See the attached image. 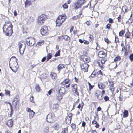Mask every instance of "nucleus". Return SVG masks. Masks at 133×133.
<instances>
[{"mask_svg": "<svg viewBox=\"0 0 133 133\" xmlns=\"http://www.w3.org/2000/svg\"><path fill=\"white\" fill-rule=\"evenodd\" d=\"M29 117L30 119H32L34 116L35 113L33 111L30 113H29Z\"/></svg>", "mask_w": 133, "mask_h": 133, "instance_id": "28", "label": "nucleus"}, {"mask_svg": "<svg viewBox=\"0 0 133 133\" xmlns=\"http://www.w3.org/2000/svg\"><path fill=\"white\" fill-rule=\"evenodd\" d=\"M109 98L107 96H105L104 97V99L105 101H107L109 99Z\"/></svg>", "mask_w": 133, "mask_h": 133, "instance_id": "60", "label": "nucleus"}, {"mask_svg": "<svg viewBox=\"0 0 133 133\" xmlns=\"http://www.w3.org/2000/svg\"><path fill=\"white\" fill-rule=\"evenodd\" d=\"M91 23V22L90 21H87L86 22V24L87 25L89 26L90 25Z\"/></svg>", "mask_w": 133, "mask_h": 133, "instance_id": "56", "label": "nucleus"}, {"mask_svg": "<svg viewBox=\"0 0 133 133\" xmlns=\"http://www.w3.org/2000/svg\"><path fill=\"white\" fill-rule=\"evenodd\" d=\"M130 33L129 32H128L126 33L125 35V37L127 38H129L130 35Z\"/></svg>", "mask_w": 133, "mask_h": 133, "instance_id": "33", "label": "nucleus"}, {"mask_svg": "<svg viewBox=\"0 0 133 133\" xmlns=\"http://www.w3.org/2000/svg\"><path fill=\"white\" fill-rule=\"evenodd\" d=\"M62 7L64 9H67L68 8V6L66 3H65L62 6Z\"/></svg>", "mask_w": 133, "mask_h": 133, "instance_id": "47", "label": "nucleus"}, {"mask_svg": "<svg viewBox=\"0 0 133 133\" xmlns=\"http://www.w3.org/2000/svg\"><path fill=\"white\" fill-rule=\"evenodd\" d=\"M71 126L72 128L75 129L76 128V125L74 124H71Z\"/></svg>", "mask_w": 133, "mask_h": 133, "instance_id": "57", "label": "nucleus"}, {"mask_svg": "<svg viewBox=\"0 0 133 133\" xmlns=\"http://www.w3.org/2000/svg\"><path fill=\"white\" fill-rule=\"evenodd\" d=\"M99 118L98 117V114H95V116L94 117V119H95L98 120L99 119Z\"/></svg>", "mask_w": 133, "mask_h": 133, "instance_id": "38", "label": "nucleus"}, {"mask_svg": "<svg viewBox=\"0 0 133 133\" xmlns=\"http://www.w3.org/2000/svg\"><path fill=\"white\" fill-rule=\"evenodd\" d=\"M7 125L9 127H11L13 125V121L12 119L8 120L6 123Z\"/></svg>", "mask_w": 133, "mask_h": 133, "instance_id": "15", "label": "nucleus"}, {"mask_svg": "<svg viewBox=\"0 0 133 133\" xmlns=\"http://www.w3.org/2000/svg\"><path fill=\"white\" fill-rule=\"evenodd\" d=\"M120 59V57L119 56H117L115 58L114 61L115 62H116V61H119Z\"/></svg>", "mask_w": 133, "mask_h": 133, "instance_id": "29", "label": "nucleus"}, {"mask_svg": "<svg viewBox=\"0 0 133 133\" xmlns=\"http://www.w3.org/2000/svg\"><path fill=\"white\" fill-rule=\"evenodd\" d=\"M13 26L11 22L7 21L5 22L3 27V31L7 36H11L13 33Z\"/></svg>", "mask_w": 133, "mask_h": 133, "instance_id": "1", "label": "nucleus"}, {"mask_svg": "<svg viewBox=\"0 0 133 133\" xmlns=\"http://www.w3.org/2000/svg\"><path fill=\"white\" fill-rule=\"evenodd\" d=\"M88 84L89 86V89L90 90H91V89H92L93 87L91 85V84L90 83H89Z\"/></svg>", "mask_w": 133, "mask_h": 133, "instance_id": "55", "label": "nucleus"}, {"mask_svg": "<svg viewBox=\"0 0 133 133\" xmlns=\"http://www.w3.org/2000/svg\"><path fill=\"white\" fill-rule=\"evenodd\" d=\"M49 30L46 26H44L42 27L40 30L41 34L42 35H47L48 34Z\"/></svg>", "mask_w": 133, "mask_h": 133, "instance_id": "9", "label": "nucleus"}, {"mask_svg": "<svg viewBox=\"0 0 133 133\" xmlns=\"http://www.w3.org/2000/svg\"><path fill=\"white\" fill-rule=\"evenodd\" d=\"M129 58L131 61H133V54H131L129 56Z\"/></svg>", "mask_w": 133, "mask_h": 133, "instance_id": "46", "label": "nucleus"}, {"mask_svg": "<svg viewBox=\"0 0 133 133\" xmlns=\"http://www.w3.org/2000/svg\"><path fill=\"white\" fill-rule=\"evenodd\" d=\"M71 87L74 93L77 95H79V94L77 90V85L76 84H73L71 85Z\"/></svg>", "mask_w": 133, "mask_h": 133, "instance_id": "11", "label": "nucleus"}, {"mask_svg": "<svg viewBox=\"0 0 133 133\" xmlns=\"http://www.w3.org/2000/svg\"><path fill=\"white\" fill-rule=\"evenodd\" d=\"M34 98H33V96L31 97L30 99V100L31 101V102H33V103H34L35 101L34 99Z\"/></svg>", "mask_w": 133, "mask_h": 133, "instance_id": "50", "label": "nucleus"}, {"mask_svg": "<svg viewBox=\"0 0 133 133\" xmlns=\"http://www.w3.org/2000/svg\"><path fill=\"white\" fill-rule=\"evenodd\" d=\"M47 19L46 16L44 14H42L39 16L38 17L37 21V23L39 25L43 24L45 20Z\"/></svg>", "mask_w": 133, "mask_h": 133, "instance_id": "3", "label": "nucleus"}, {"mask_svg": "<svg viewBox=\"0 0 133 133\" xmlns=\"http://www.w3.org/2000/svg\"><path fill=\"white\" fill-rule=\"evenodd\" d=\"M84 57L83 60L86 63H88L90 61V59L89 57L87 56H84Z\"/></svg>", "mask_w": 133, "mask_h": 133, "instance_id": "17", "label": "nucleus"}, {"mask_svg": "<svg viewBox=\"0 0 133 133\" xmlns=\"http://www.w3.org/2000/svg\"><path fill=\"white\" fill-rule=\"evenodd\" d=\"M84 105V104L83 102H82L81 104H79V105H78L77 107L79 109H80V110L81 111L82 109V107Z\"/></svg>", "mask_w": 133, "mask_h": 133, "instance_id": "30", "label": "nucleus"}, {"mask_svg": "<svg viewBox=\"0 0 133 133\" xmlns=\"http://www.w3.org/2000/svg\"><path fill=\"white\" fill-rule=\"evenodd\" d=\"M127 8L125 6H123L122 8V11L124 12H126L127 11Z\"/></svg>", "mask_w": 133, "mask_h": 133, "instance_id": "34", "label": "nucleus"}, {"mask_svg": "<svg viewBox=\"0 0 133 133\" xmlns=\"http://www.w3.org/2000/svg\"><path fill=\"white\" fill-rule=\"evenodd\" d=\"M83 43L85 44H88L89 43V42L88 41L84 40H83Z\"/></svg>", "mask_w": 133, "mask_h": 133, "instance_id": "51", "label": "nucleus"}, {"mask_svg": "<svg viewBox=\"0 0 133 133\" xmlns=\"http://www.w3.org/2000/svg\"><path fill=\"white\" fill-rule=\"evenodd\" d=\"M56 98L58 100L60 101L62 99V96L60 94V93H59L57 95Z\"/></svg>", "mask_w": 133, "mask_h": 133, "instance_id": "25", "label": "nucleus"}, {"mask_svg": "<svg viewBox=\"0 0 133 133\" xmlns=\"http://www.w3.org/2000/svg\"><path fill=\"white\" fill-rule=\"evenodd\" d=\"M109 22L110 23H112L113 22V20L111 18H109Z\"/></svg>", "mask_w": 133, "mask_h": 133, "instance_id": "64", "label": "nucleus"}, {"mask_svg": "<svg viewBox=\"0 0 133 133\" xmlns=\"http://www.w3.org/2000/svg\"><path fill=\"white\" fill-rule=\"evenodd\" d=\"M58 89L59 91V93L63 94L65 92V88L62 87H58Z\"/></svg>", "mask_w": 133, "mask_h": 133, "instance_id": "14", "label": "nucleus"}, {"mask_svg": "<svg viewBox=\"0 0 133 133\" xmlns=\"http://www.w3.org/2000/svg\"><path fill=\"white\" fill-rule=\"evenodd\" d=\"M96 120L95 119H94L93 121H92V124H96L97 123V122L96 121Z\"/></svg>", "mask_w": 133, "mask_h": 133, "instance_id": "52", "label": "nucleus"}, {"mask_svg": "<svg viewBox=\"0 0 133 133\" xmlns=\"http://www.w3.org/2000/svg\"><path fill=\"white\" fill-rule=\"evenodd\" d=\"M35 89L37 92H39L40 91V88L39 84H36Z\"/></svg>", "mask_w": 133, "mask_h": 133, "instance_id": "24", "label": "nucleus"}, {"mask_svg": "<svg viewBox=\"0 0 133 133\" xmlns=\"http://www.w3.org/2000/svg\"><path fill=\"white\" fill-rule=\"evenodd\" d=\"M68 130H67L65 129L63 130L62 132V133H67Z\"/></svg>", "mask_w": 133, "mask_h": 133, "instance_id": "63", "label": "nucleus"}, {"mask_svg": "<svg viewBox=\"0 0 133 133\" xmlns=\"http://www.w3.org/2000/svg\"><path fill=\"white\" fill-rule=\"evenodd\" d=\"M71 120L68 118H67L66 119V123L67 124H69L71 123Z\"/></svg>", "mask_w": 133, "mask_h": 133, "instance_id": "35", "label": "nucleus"}, {"mask_svg": "<svg viewBox=\"0 0 133 133\" xmlns=\"http://www.w3.org/2000/svg\"><path fill=\"white\" fill-rule=\"evenodd\" d=\"M72 115V114L71 113H70L68 114L67 118L69 119H71V120Z\"/></svg>", "mask_w": 133, "mask_h": 133, "instance_id": "42", "label": "nucleus"}, {"mask_svg": "<svg viewBox=\"0 0 133 133\" xmlns=\"http://www.w3.org/2000/svg\"><path fill=\"white\" fill-rule=\"evenodd\" d=\"M101 94V91H99V90H97L96 91L95 94V97H97V96H98L100 94Z\"/></svg>", "mask_w": 133, "mask_h": 133, "instance_id": "26", "label": "nucleus"}, {"mask_svg": "<svg viewBox=\"0 0 133 133\" xmlns=\"http://www.w3.org/2000/svg\"><path fill=\"white\" fill-rule=\"evenodd\" d=\"M123 113L124 117H127L128 116V112L127 110H124Z\"/></svg>", "mask_w": 133, "mask_h": 133, "instance_id": "31", "label": "nucleus"}, {"mask_svg": "<svg viewBox=\"0 0 133 133\" xmlns=\"http://www.w3.org/2000/svg\"><path fill=\"white\" fill-rule=\"evenodd\" d=\"M52 57V55L51 54L49 53L47 55V59L48 60H49Z\"/></svg>", "mask_w": 133, "mask_h": 133, "instance_id": "37", "label": "nucleus"}, {"mask_svg": "<svg viewBox=\"0 0 133 133\" xmlns=\"http://www.w3.org/2000/svg\"><path fill=\"white\" fill-rule=\"evenodd\" d=\"M26 110L29 113H30V112H31L33 111L32 110H31V109L29 108H27L26 109Z\"/></svg>", "mask_w": 133, "mask_h": 133, "instance_id": "44", "label": "nucleus"}, {"mask_svg": "<svg viewBox=\"0 0 133 133\" xmlns=\"http://www.w3.org/2000/svg\"><path fill=\"white\" fill-rule=\"evenodd\" d=\"M86 2V0H77L75 4V8L77 9L81 7Z\"/></svg>", "mask_w": 133, "mask_h": 133, "instance_id": "6", "label": "nucleus"}, {"mask_svg": "<svg viewBox=\"0 0 133 133\" xmlns=\"http://www.w3.org/2000/svg\"><path fill=\"white\" fill-rule=\"evenodd\" d=\"M25 7L30 5L31 4V2L29 0H26L25 3Z\"/></svg>", "mask_w": 133, "mask_h": 133, "instance_id": "22", "label": "nucleus"}, {"mask_svg": "<svg viewBox=\"0 0 133 133\" xmlns=\"http://www.w3.org/2000/svg\"><path fill=\"white\" fill-rule=\"evenodd\" d=\"M97 75L96 73H95V71H94L91 74V77H93L96 76Z\"/></svg>", "mask_w": 133, "mask_h": 133, "instance_id": "36", "label": "nucleus"}, {"mask_svg": "<svg viewBox=\"0 0 133 133\" xmlns=\"http://www.w3.org/2000/svg\"><path fill=\"white\" fill-rule=\"evenodd\" d=\"M69 80L68 79H66L61 83V84L62 86L66 87L68 88L69 87L70 83Z\"/></svg>", "mask_w": 133, "mask_h": 133, "instance_id": "10", "label": "nucleus"}, {"mask_svg": "<svg viewBox=\"0 0 133 133\" xmlns=\"http://www.w3.org/2000/svg\"><path fill=\"white\" fill-rule=\"evenodd\" d=\"M61 125L59 123H56L54 125V128L55 129L57 130L61 128Z\"/></svg>", "mask_w": 133, "mask_h": 133, "instance_id": "18", "label": "nucleus"}, {"mask_svg": "<svg viewBox=\"0 0 133 133\" xmlns=\"http://www.w3.org/2000/svg\"><path fill=\"white\" fill-rule=\"evenodd\" d=\"M98 56L100 58H103L105 56V54L103 51H100L98 53Z\"/></svg>", "mask_w": 133, "mask_h": 133, "instance_id": "19", "label": "nucleus"}, {"mask_svg": "<svg viewBox=\"0 0 133 133\" xmlns=\"http://www.w3.org/2000/svg\"><path fill=\"white\" fill-rule=\"evenodd\" d=\"M123 96L121 95V94L120 95V96L119 97V100L120 101H122L123 100V99L122 98Z\"/></svg>", "mask_w": 133, "mask_h": 133, "instance_id": "54", "label": "nucleus"}, {"mask_svg": "<svg viewBox=\"0 0 133 133\" xmlns=\"http://www.w3.org/2000/svg\"><path fill=\"white\" fill-rule=\"evenodd\" d=\"M66 18V16L64 14L59 15L56 21V26L59 27L61 26L65 20Z\"/></svg>", "mask_w": 133, "mask_h": 133, "instance_id": "2", "label": "nucleus"}, {"mask_svg": "<svg viewBox=\"0 0 133 133\" xmlns=\"http://www.w3.org/2000/svg\"><path fill=\"white\" fill-rule=\"evenodd\" d=\"M98 86L99 88L102 89H103L104 88V85L101 82L98 83Z\"/></svg>", "mask_w": 133, "mask_h": 133, "instance_id": "20", "label": "nucleus"}, {"mask_svg": "<svg viewBox=\"0 0 133 133\" xmlns=\"http://www.w3.org/2000/svg\"><path fill=\"white\" fill-rule=\"evenodd\" d=\"M106 61L105 58H102L101 61H100L98 62V65L101 68H102L103 67V64H104Z\"/></svg>", "mask_w": 133, "mask_h": 133, "instance_id": "13", "label": "nucleus"}, {"mask_svg": "<svg viewBox=\"0 0 133 133\" xmlns=\"http://www.w3.org/2000/svg\"><path fill=\"white\" fill-rule=\"evenodd\" d=\"M60 50H59L58 51V52H56V53L55 54V56H59L60 55Z\"/></svg>", "mask_w": 133, "mask_h": 133, "instance_id": "49", "label": "nucleus"}, {"mask_svg": "<svg viewBox=\"0 0 133 133\" xmlns=\"http://www.w3.org/2000/svg\"><path fill=\"white\" fill-rule=\"evenodd\" d=\"M105 39V41L107 43H109V41L108 40V39L107 38H105V39Z\"/></svg>", "mask_w": 133, "mask_h": 133, "instance_id": "58", "label": "nucleus"}, {"mask_svg": "<svg viewBox=\"0 0 133 133\" xmlns=\"http://www.w3.org/2000/svg\"><path fill=\"white\" fill-rule=\"evenodd\" d=\"M25 44L23 41L20 42L18 44L19 48L20 54H22L24 51L25 48Z\"/></svg>", "mask_w": 133, "mask_h": 133, "instance_id": "5", "label": "nucleus"}, {"mask_svg": "<svg viewBox=\"0 0 133 133\" xmlns=\"http://www.w3.org/2000/svg\"><path fill=\"white\" fill-rule=\"evenodd\" d=\"M124 33V31L123 30H121L119 33V35L120 36H121Z\"/></svg>", "mask_w": 133, "mask_h": 133, "instance_id": "40", "label": "nucleus"}, {"mask_svg": "<svg viewBox=\"0 0 133 133\" xmlns=\"http://www.w3.org/2000/svg\"><path fill=\"white\" fill-rule=\"evenodd\" d=\"M63 38L66 40H68L69 36L66 35H64L63 36Z\"/></svg>", "mask_w": 133, "mask_h": 133, "instance_id": "43", "label": "nucleus"}, {"mask_svg": "<svg viewBox=\"0 0 133 133\" xmlns=\"http://www.w3.org/2000/svg\"><path fill=\"white\" fill-rule=\"evenodd\" d=\"M9 63V65H11V66H10V68L11 70L14 72H16V71L17 70L18 68V62L17 60L14 61L11 64Z\"/></svg>", "mask_w": 133, "mask_h": 133, "instance_id": "4", "label": "nucleus"}, {"mask_svg": "<svg viewBox=\"0 0 133 133\" xmlns=\"http://www.w3.org/2000/svg\"><path fill=\"white\" fill-rule=\"evenodd\" d=\"M42 76L44 78H46L48 77V75L47 74H44L42 75Z\"/></svg>", "mask_w": 133, "mask_h": 133, "instance_id": "41", "label": "nucleus"}, {"mask_svg": "<svg viewBox=\"0 0 133 133\" xmlns=\"http://www.w3.org/2000/svg\"><path fill=\"white\" fill-rule=\"evenodd\" d=\"M55 116L54 114L50 113L47 116V121L50 123H53L55 121Z\"/></svg>", "mask_w": 133, "mask_h": 133, "instance_id": "7", "label": "nucleus"}, {"mask_svg": "<svg viewBox=\"0 0 133 133\" xmlns=\"http://www.w3.org/2000/svg\"><path fill=\"white\" fill-rule=\"evenodd\" d=\"M44 43V41H41L39 42L38 43V44L39 45L41 46V45H43Z\"/></svg>", "mask_w": 133, "mask_h": 133, "instance_id": "45", "label": "nucleus"}, {"mask_svg": "<svg viewBox=\"0 0 133 133\" xmlns=\"http://www.w3.org/2000/svg\"><path fill=\"white\" fill-rule=\"evenodd\" d=\"M81 68L82 70H83L84 72L87 71L88 68V65L87 63L81 65Z\"/></svg>", "mask_w": 133, "mask_h": 133, "instance_id": "12", "label": "nucleus"}, {"mask_svg": "<svg viewBox=\"0 0 133 133\" xmlns=\"http://www.w3.org/2000/svg\"><path fill=\"white\" fill-rule=\"evenodd\" d=\"M78 16L77 15L76 16H75L72 17V18L73 19H76L78 18Z\"/></svg>", "mask_w": 133, "mask_h": 133, "instance_id": "62", "label": "nucleus"}, {"mask_svg": "<svg viewBox=\"0 0 133 133\" xmlns=\"http://www.w3.org/2000/svg\"><path fill=\"white\" fill-rule=\"evenodd\" d=\"M85 125H86V123L84 121H83L82 122V126L84 127L85 126Z\"/></svg>", "mask_w": 133, "mask_h": 133, "instance_id": "59", "label": "nucleus"}, {"mask_svg": "<svg viewBox=\"0 0 133 133\" xmlns=\"http://www.w3.org/2000/svg\"><path fill=\"white\" fill-rule=\"evenodd\" d=\"M97 98L99 100H101L103 98V96L102 94L101 93V94H100L98 96H97Z\"/></svg>", "mask_w": 133, "mask_h": 133, "instance_id": "32", "label": "nucleus"}, {"mask_svg": "<svg viewBox=\"0 0 133 133\" xmlns=\"http://www.w3.org/2000/svg\"><path fill=\"white\" fill-rule=\"evenodd\" d=\"M50 76L53 79H55L57 78V75L56 73L51 72L50 74Z\"/></svg>", "mask_w": 133, "mask_h": 133, "instance_id": "21", "label": "nucleus"}, {"mask_svg": "<svg viewBox=\"0 0 133 133\" xmlns=\"http://www.w3.org/2000/svg\"><path fill=\"white\" fill-rule=\"evenodd\" d=\"M49 127H46L44 129V131L45 133H48V132Z\"/></svg>", "mask_w": 133, "mask_h": 133, "instance_id": "39", "label": "nucleus"}, {"mask_svg": "<svg viewBox=\"0 0 133 133\" xmlns=\"http://www.w3.org/2000/svg\"><path fill=\"white\" fill-rule=\"evenodd\" d=\"M5 94H6L9 96H10V92H9V91L8 90H5Z\"/></svg>", "mask_w": 133, "mask_h": 133, "instance_id": "48", "label": "nucleus"}, {"mask_svg": "<svg viewBox=\"0 0 133 133\" xmlns=\"http://www.w3.org/2000/svg\"><path fill=\"white\" fill-rule=\"evenodd\" d=\"M19 100L17 98H14L13 102L14 104H15L16 105L18 104L19 103Z\"/></svg>", "mask_w": 133, "mask_h": 133, "instance_id": "23", "label": "nucleus"}, {"mask_svg": "<svg viewBox=\"0 0 133 133\" xmlns=\"http://www.w3.org/2000/svg\"><path fill=\"white\" fill-rule=\"evenodd\" d=\"M64 68V65L62 64H60L58 66V70L59 71L62 69Z\"/></svg>", "mask_w": 133, "mask_h": 133, "instance_id": "27", "label": "nucleus"}, {"mask_svg": "<svg viewBox=\"0 0 133 133\" xmlns=\"http://www.w3.org/2000/svg\"><path fill=\"white\" fill-rule=\"evenodd\" d=\"M111 24H108L106 26V28L109 29L110 28V26Z\"/></svg>", "mask_w": 133, "mask_h": 133, "instance_id": "53", "label": "nucleus"}, {"mask_svg": "<svg viewBox=\"0 0 133 133\" xmlns=\"http://www.w3.org/2000/svg\"><path fill=\"white\" fill-rule=\"evenodd\" d=\"M110 90L111 92L113 91L114 90V88L113 87L114 82H110Z\"/></svg>", "mask_w": 133, "mask_h": 133, "instance_id": "16", "label": "nucleus"}, {"mask_svg": "<svg viewBox=\"0 0 133 133\" xmlns=\"http://www.w3.org/2000/svg\"><path fill=\"white\" fill-rule=\"evenodd\" d=\"M35 42L34 38L32 37H29L27 40V43L28 45L30 46H32Z\"/></svg>", "mask_w": 133, "mask_h": 133, "instance_id": "8", "label": "nucleus"}, {"mask_svg": "<svg viewBox=\"0 0 133 133\" xmlns=\"http://www.w3.org/2000/svg\"><path fill=\"white\" fill-rule=\"evenodd\" d=\"M13 13H14V16H16L17 15V13L16 11V10H15L14 11Z\"/></svg>", "mask_w": 133, "mask_h": 133, "instance_id": "61", "label": "nucleus"}]
</instances>
